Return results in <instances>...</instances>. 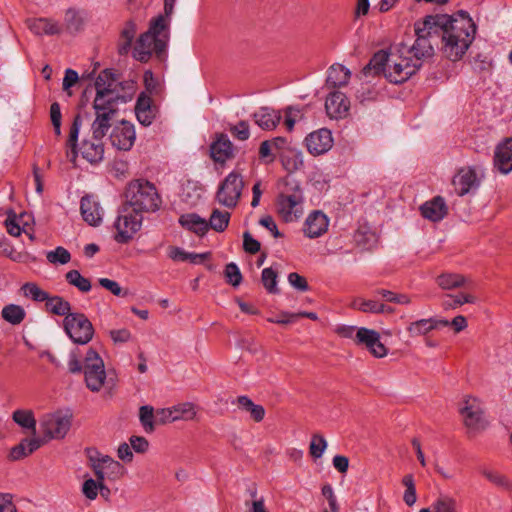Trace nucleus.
I'll return each instance as SVG.
<instances>
[{"instance_id": "obj_1", "label": "nucleus", "mask_w": 512, "mask_h": 512, "mask_svg": "<svg viewBox=\"0 0 512 512\" xmlns=\"http://www.w3.org/2000/svg\"><path fill=\"white\" fill-rule=\"evenodd\" d=\"M428 23L435 24L436 30L441 31L442 52L451 61L460 60L475 38L476 25L463 10L453 15H429Z\"/></svg>"}, {"instance_id": "obj_2", "label": "nucleus", "mask_w": 512, "mask_h": 512, "mask_svg": "<svg viewBox=\"0 0 512 512\" xmlns=\"http://www.w3.org/2000/svg\"><path fill=\"white\" fill-rule=\"evenodd\" d=\"M421 66V62L413 60L408 55L407 46L401 44L389 53L384 50L376 52L363 68L362 73L365 76L383 73L391 83L400 84L407 81Z\"/></svg>"}, {"instance_id": "obj_3", "label": "nucleus", "mask_w": 512, "mask_h": 512, "mask_svg": "<svg viewBox=\"0 0 512 512\" xmlns=\"http://www.w3.org/2000/svg\"><path fill=\"white\" fill-rule=\"evenodd\" d=\"M117 78L115 74L105 69L99 73L95 80L96 95L93 101L95 110L94 128L95 133L102 134L106 127L107 120H112L117 113L118 91Z\"/></svg>"}, {"instance_id": "obj_4", "label": "nucleus", "mask_w": 512, "mask_h": 512, "mask_svg": "<svg viewBox=\"0 0 512 512\" xmlns=\"http://www.w3.org/2000/svg\"><path fill=\"white\" fill-rule=\"evenodd\" d=\"M124 204L131 206L136 212H154L161 204L156 187L147 180L137 179L130 182L125 191Z\"/></svg>"}, {"instance_id": "obj_5", "label": "nucleus", "mask_w": 512, "mask_h": 512, "mask_svg": "<svg viewBox=\"0 0 512 512\" xmlns=\"http://www.w3.org/2000/svg\"><path fill=\"white\" fill-rule=\"evenodd\" d=\"M83 373L86 387L91 392L104 389L111 395L116 387V379L106 372L102 358L93 349H89L86 353Z\"/></svg>"}, {"instance_id": "obj_6", "label": "nucleus", "mask_w": 512, "mask_h": 512, "mask_svg": "<svg viewBox=\"0 0 512 512\" xmlns=\"http://www.w3.org/2000/svg\"><path fill=\"white\" fill-rule=\"evenodd\" d=\"M287 191L277 198V212L285 222L297 220L303 213V193L297 183H286Z\"/></svg>"}, {"instance_id": "obj_7", "label": "nucleus", "mask_w": 512, "mask_h": 512, "mask_svg": "<svg viewBox=\"0 0 512 512\" xmlns=\"http://www.w3.org/2000/svg\"><path fill=\"white\" fill-rule=\"evenodd\" d=\"M437 33L435 24L428 23V16L423 22L415 23L416 40L412 46H407L408 55L421 63L424 59L432 57L434 48L431 38Z\"/></svg>"}, {"instance_id": "obj_8", "label": "nucleus", "mask_w": 512, "mask_h": 512, "mask_svg": "<svg viewBox=\"0 0 512 512\" xmlns=\"http://www.w3.org/2000/svg\"><path fill=\"white\" fill-rule=\"evenodd\" d=\"M143 221L141 213L136 212L131 206L123 204L118 211V216L114 223L117 231L115 240L118 243H127L140 230Z\"/></svg>"}, {"instance_id": "obj_9", "label": "nucleus", "mask_w": 512, "mask_h": 512, "mask_svg": "<svg viewBox=\"0 0 512 512\" xmlns=\"http://www.w3.org/2000/svg\"><path fill=\"white\" fill-rule=\"evenodd\" d=\"M244 186L242 175L239 172L232 171L220 183L215 199L220 205L233 209L239 203Z\"/></svg>"}, {"instance_id": "obj_10", "label": "nucleus", "mask_w": 512, "mask_h": 512, "mask_svg": "<svg viewBox=\"0 0 512 512\" xmlns=\"http://www.w3.org/2000/svg\"><path fill=\"white\" fill-rule=\"evenodd\" d=\"M64 330L76 344H87L94 335V328L89 319L82 313L68 314L63 321Z\"/></svg>"}, {"instance_id": "obj_11", "label": "nucleus", "mask_w": 512, "mask_h": 512, "mask_svg": "<svg viewBox=\"0 0 512 512\" xmlns=\"http://www.w3.org/2000/svg\"><path fill=\"white\" fill-rule=\"evenodd\" d=\"M167 48V35L165 34L163 37H156L155 35L146 31L141 34L135 47H134V57L141 61L146 62L149 60L150 56L155 53L158 58H161Z\"/></svg>"}, {"instance_id": "obj_12", "label": "nucleus", "mask_w": 512, "mask_h": 512, "mask_svg": "<svg viewBox=\"0 0 512 512\" xmlns=\"http://www.w3.org/2000/svg\"><path fill=\"white\" fill-rule=\"evenodd\" d=\"M483 178L484 172L481 168L463 167L453 177L452 185L458 196H464L477 190Z\"/></svg>"}, {"instance_id": "obj_13", "label": "nucleus", "mask_w": 512, "mask_h": 512, "mask_svg": "<svg viewBox=\"0 0 512 512\" xmlns=\"http://www.w3.org/2000/svg\"><path fill=\"white\" fill-rule=\"evenodd\" d=\"M45 437L63 439L71 427V416L56 412L45 415L40 422Z\"/></svg>"}, {"instance_id": "obj_14", "label": "nucleus", "mask_w": 512, "mask_h": 512, "mask_svg": "<svg viewBox=\"0 0 512 512\" xmlns=\"http://www.w3.org/2000/svg\"><path fill=\"white\" fill-rule=\"evenodd\" d=\"M106 127L103 128L102 134L95 133L96 130L94 128V122L92 123V139L84 140L81 145V154L84 159H86L90 163H98L103 159L104 155V146L102 143V139L107 134L109 128L111 127V120H107L105 124Z\"/></svg>"}, {"instance_id": "obj_15", "label": "nucleus", "mask_w": 512, "mask_h": 512, "mask_svg": "<svg viewBox=\"0 0 512 512\" xmlns=\"http://www.w3.org/2000/svg\"><path fill=\"white\" fill-rule=\"evenodd\" d=\"M465 426L470 432L476 433L484 430L488 422L476 399H467L460 409Z\"/></svg>"}, {"instance_id": "obj_16", "label": "nucleus", "mask_w": 512, "mask_h": 512, "mask_svg": "<svg viewBox=\"0 0 512 512\" xmlns=\"http://www.w3.org/2000/svg\"><path fill=\"white\" fill-rule=\"evenodd\" d=\"M355 344L364 346L376 358H383L388 353L380 340V334L373 329L360 327L355 334Z\"/></svg>"}, {"instance_id": "obj_17", "label": "nucleus", "mask_w": 512, "mask_h": 512, "mask_svg": "<svg viewBox=\"0 0 512 512\" xmlns=\"http://www.w3.org/2000/svg\"><path fill=\"white\" fill-rule=\"evenodd\" d=\"M93 461V470L96 478L100 481L118 480L124 474V467L118 461L109 456H102Z\"/></svg>"}, {"instance_id": "obj_18", "label": "nucleus", "mask_w": 512, "mask_h": 512, "mask_svg": "<svg viewBox=\"0 0 512 512\" xmlns=\"http://www.w3.org/2000/svg\"><path fill=\"white\" fill-rule=\"evenodd\" d=\"M109 139L112 146L116 149L123 151L130 150L136 139L134 126L128 121H121L114 126Z\"/></svg>"}, {"instance_id": "obj_19", "label": "nucleus", "mask_w": 512, "mask_h": 512, "mask_svg": "<svg viewBox=\"0 0 512 512\" xmlns=\"http://www.w3.org/2000/svg\"><path fill=\"white\" fill-rule=\"evenodd\" d=\"M305 144L309 153L314 156L328 152L333 146V137L330 130L321 128L311 132L305 138Z\"/></svg>"}, {"instance_id": "obj_20", "label": "nucleus", "mask_w": 512, "mask_h": 512, "mask_svg": "<svg viewBox=\"0 0 512 512\" xmlns=\"http://www.w3.org/2000/svg\"><path fill=\"white\" fill-rule=\"evenodd\" d=\"M493 168L500 174L512 172V138H506L494 149Z\"/></svg>"}, {"instance_id": "obj_21", "label": "nucleus", "mask_w": 512, "mask_h": 512, "mask_svg": "<svg viewBox=\"0 0 512 512\" xmlns=\"http://www.w3.org/2000/svg\"><path fill=\"white\" fill-rule=\"evenodd\" d=\"M329 219L319 210L311 212L303 225L304 235L310 239L322 236L328 230Z\"/></svg>"}, {"instance_id": "obj_22", "label": "nucleus", "mask_w": 512, "mask_h": 512, "mask_svg": "<svg viewBox=\"0 0 512 512\" xmlns=\"http://www.w3.org/2000/svg\"><path fill=\"white\" fill-rule=\"evenodd\" d=\"M350 103L346 95L340 91H333L325 102L327 115L333 119L343 118L349 111Z\"/></svg>"}, {"instance_id": "obj_23", "label": "nucleus", "mask_w": 512, "mask_h": 512, "mask_svg": "<svg viewBox=\"0 0 512 512\" xmlns=\"http://www.w3.org/2000/svg\"><path fill=\"white\" fill-rule=\"evenodd\" d=\"M156 113L157 108L153 105L151 97L145 92L140 93L135 105V114L140 124L143 126L151 125Z\"/></svg>"}, {"instance_id": "obj_24", "label": "nucleus", "mask_w": 512, "mask_h": 512, "mask_svg": "<svg viewBox=\"0 0 512 512\" xmlns=\"http://www.w3.org/2000/svg\"><path fill=\"white\" fill-rule=\"evenodd\" d=\"M80 210L84 221L91 226H97L102 222L103 209L93 196H84L81 199Z\"/></svg>"}, {"instance_id": "obj_25", "label": "nucleus", "mask_w": 512, "mask_h": 512, "mask_svg": "<svg viewBox=\"0 0 512 512\" xmlns=\"http://www.w3.org/2000/svg\"><path fill=\"white\" fill-rule=\"evenodd\" d=\"M255 124L262 130H274L280 123L282 116L280 111L269 107H261L252 114Z\"/></svg>"}, {"instance_id": "obj_26", "label": "nucleus", "mask_w": 512, "mask_h": 512, "mask_svg": "<svg viewBox=\"0 0 512 512\" xmlns=\"http://www.w3.org/2000/svg\"><path fill=\"white\" fill-rule=\"evenodd\" d=\"M45 442V439L39 437L24 438L11 448L8 458L11 461H19L38 450Z\"/></svg>"}, {"instance_id": "obj_27", "label": "nucleus", "mask_w": 512, "mask_h": 512, "mask_svg": "<svg viewBox=\"0 0 512 512\" xmlns=\"http://www.w3.org/2000/svg\"><path fill=\"white\" fill-rule=\"evenodd\" d=\"M421 214L424 218L437 222L442 220L447 214V206L444 199L440 196L425 202L421 208Z\"/></svg>"}, {"instance_id": "obj_28", "label": "nucleus", "mask_w": 512, "mask_h": 512, "mask_svg": "<svg viewBox=\"0 0 512 512\" xmlns=\"http://www.w3.org/2000/svg\"><path fill=\"white\" fill-rule=\"evenodd\" d=\"M211 157L216 162L224 163L233 156V144L225 134H220L210 147Z\"/></svg>"}, {"instance_id": "obj_29", "label": "nucleus", "mask_w": 512, "mask_h": 512, "mask_svg": "<svg viewBox=\"0 0 512 512\" xmlns=\"http://www.w3.org/2000/svg\"><path fill=\"white\" fill-rule=\"evenodd\" d=\"M179 223L181 224L182 227L200 236L205 235L208 231L207 220L200 217L196 213H188L181 215L179 218Z\"/></svg>"}, {"instance_id": "obj_30", "label": "nucleus", "mask_w": 512, "mask_h": 512, "mask_svg": "<svg viewBox=\"0 0 512 512\" xmlns=\"http://www.w3.org/2000/svg\"><path fill=\"white\" fill-rule=\"evenodd\" d=\"M351 72L342 64H333L328 69L326 83L331 87H340L348 83Z\"/></svg>"}, {"instance_id": "obj_31", "label": "nucleus", "mask_w": 512, "mask_h": 512, "mask_svg": "<svg viewBox=\"0 0 512 512\" xmlns=\"http://www.w3.org/2000/svg\"><path fill=\"white\" fill-rule=\"evenodd\" d=\"M352 307L364 313H373V314H381V313H392L394 310L375 299H362L358 298L353 301Z\"/></svg>"}, {"instance_id": "obj_32", "label": "nucleus", "mask_w": 512, "mask_h": 512, "mask_svg": "<svg viewBox=\"0 0 512 512\" xmlns=\"http://www.w3.org/2000/svg\"><path fill=\"white\" fill-rule=\"evenodd\" d=\"M30 30L36 35H55L59 34L61 29L57 22L47 18H38L29 21Z\"/></svg>"}, {"instance_id": "obj_33", "label": "nucleus", "mask_w": 512, "mask_h": 512, "mask_svg": "<svg viewBox=\"0 0 512 512\" xmlns=\"http://www.w3.org/2000/svg\"><path fill=\"white\" fill-rule=\"evenodd\" d=\"M234 403H236L240 409L248 412L255 422H261L265 417L264 407L255 404L248 396H238Z\"/></svg>"}, {"instance_id": "obj_34", "label": "nucleus", "mask_w": 512, "mask_h": 512, "mask_svg": "<svg viewBox=\"0 0 512 512\" xmlns=\"http://www.w3.org/2000/svg\"><path fill=\"white\" fill-rule=\"evenodd\" d=\"M436 282L440 288L451 290L465 286L467 279L461 274L443 273L437 277Z\"/></svg>"}, {"instance_id": "obj_35", "label": "nucleus", "mask_w": 512, "mask_h": 512, "mask_svg": "<svg viewBox=\"0 0 512 512\" xmlns=\"http://www.w3.org/2000/svg\"><path fill=\"white\" fill-rule=\"evenodd\" d=\"M482 475L496 487L508 492L512 491V481L499 471L485 468L482 470Z\"/></svg>"}, {"instance_id": "obj_36", "label": "nucleus", "mask_w": 512, "mask_h": 512, "mask_svg": "<svg viewBox=\"0 0 512 512\" xmlns=\"http://www.w3.org/2000/svg\"><path fill=\"white\" fill-rule=\"evenodd\" d=\"M1 316L6 322L18 325L24 320L26 312L20 305L8 304L3 307Z\"/></svg>"}, {"instance_id": "obj_37", "label": "nucleus", "mask_w": 512, "mask_h": 512, "mask_svg": "<svg viewBox=\"0 0 512 512\" xmlns=\"http://www.w3.org/2000/svg\"><path fill=\"white\" fill-rule=\"evenodd\" d=\"M98 490L101 492V495H104V491L110 494V489L104 484V481H100L97 478L96 480L92 478L87 479L82 485V493L89 500L96 499Z\"/></svg>"}, {"instance_id": "obj_38", "label": "nucleus", "mask_w": 512, "mask_h": 512, "mask_svg": "<svg viewBox=\"0 0 512 512\" xmlns=\"http://www.w3.org/2000/svg\"><path fill=\"white\" fill-rule=\"evenodd\" d=\"M231 214L227 211L214 209L208 222V229L211 228L216 232H223L229 224Z\"/></svg>"}, {"instance_id": "obj_39", "label": "nucleus", "mask_w": 512, "mask_h": 512, "mask_svg": "<svg viewBox=\"0 0 512 512\" xmlns=\"http://www.w3.org/2000/svg\"><path fill=\"white\" fill-rule=\"evenodd\" d=\"M136 34V24L133 21H127L120 34L119 53L126 54L132 44Z\"/></svg>"}, {"instance_id": "obj_40", "label": "nucleus", "mask_w": 512, "mask_h": 512, "mask_svg": "<svg viewBox=\"0 0 512 512\" xmlns=\"http://www.w3.org/2000/svg\"><path fill=\"white\" fill-rule=\"evenodd\" d=\"M46 306L51 313L58 316L66 317L68 314H71L70 303L60 296H48V299L46 300Z\"/></svg>"}, {"instance_id": "obj_41", "label": "nucleus", "mask_w": 512, "mask_h": 512, "mask_svg": "<svg viewBox=\"0 0 512 512\" xmlns=\"http://www.w3.org/2000/svg\"><path fill=\"white\" fill-rule=\"evenodd\" d=\"M12 418L19 426L31 430L33 435L36 434V420L31 410H16Z\"/></svg>"}, {"instance_id": "obj_42", "label": "nucleus", "mask_w": 512, "mask_h": 512, "mask_svg": "<svg viewBox=\"0 0 512 512\" xmlns=\"http://www.w3.org/2000/svg\"><path fill=\"white\" fill-rule=\"evenodd\" d=\"M65 27L66 30L71 34H76L83 29L84 20L83 17L75 9H68L65 13Z\"/></svg>"}, {"instance_id": "obj_43", "label": "nucleus", "mask_w": 512, "mask_h": 512, "mask_svg": "<svg viewBox=\"0 0 512 512\" xmlns=\"http://www.w3.org/2000/svg\"><path fill=\"white\" fill-rule=\"evenodd\" d=\"M66 281L75 286L79 291L87 293L91 290L92 285L88 278L83 277L78 270H70L65 274Z\"/></svg>"}, {"instance_id": "obj_44", "label": "nucleus", "mask_w": 512, "mask_h": 512, "mask_svg": "<svg viewBox=\"0 0 512 512\" xmlns=\"http://www.w3.org/2000/svg\"><path fill=\"white\" fill-rule=\"evenodd\" d=\"M433 512H458V504L455 498L441 494L432 504Z\"/></svg>"}, {"instance_id": "obj_45", "label": "nucleus", "mask_w": 512, "mask_h": 512, "mask_svg": "<svg viewBox=\"0 0 512 512\" xmlns=\"http://www.w3.org/2000/svg\"><path fill=\"white\" fill-rule=\"evenodd\" d=\"M139 419L146 433H152L155 430V412L152 406H141L139 409Z\"/></svg>"}, {"instance_id": "obj_46", "label": "nucleus", "mask_w": 512, "mask_h": 512, "mask_svg": "<svg viewBox=\"0 0 512 512\" xmlns=\"http://www.w3.org/2000/svg\"><path fill=\"white\" fill-rule=\"evenodd\" d=\"M433 329L432 318L420 319L411 322L407 331L411 337L424 336L430 333Z\"/></svg>"}, {"instance_id": "obj_47", "label": "nucleus", "mask_w": 512, "mask_h": 512, "mask_svg": "<svg viewBox=\"0 0 512 512\" xmlns=\"http://www.w3.org/2000/svg\"><path fill=\"white\" fill-rule=\"evenodd\" d=\"M402 484L405 486L403 501L409 507L413 506L417 501L416 487L412 474H407L402 478Z\"/></svg>"}, {"instance_id": "obj_48", "label": "nucleus", "mask_w": 512, "mask_h": 512, "mask_svg": "<svg viewBox=\"0 0 512 512\" xmlns=\"http://www.w3.org/2000/svg\"><path fill=\"white\" fill-rule=\"evenodd\" d=\"M80 127L81 117L80 115H77L73 120L72 126L70 128L69 138L67 140V146L70 148L72 154L71 161H74L77 156V141Z\"/></svg>"}, {"instance_id": "obj_49", "label": "nucleus", "mask_w": 512, "mask_h": 512, "mask_svg": "<svg viewBox=\"0 0 512 512\" xmlns=\"http://www.w3.org/2000/svg\"><path fill=\"white\" fill-rule=\"evenodd\" d=\"M448 299L443 301L444 309H455L466 303H475L476 298L471 294L459 293L455 296L448 295Z\"/></svg>"}, {"instance_id": "obj_50", "label": "nucleus", "mask_w": 512, "mask_h": 512, "mask_svg": "<svg viewBox=\"0 0 512 512\" xmlns=\"http://www.w3.org/2000/svg\"><path fill=\"white\" fill-rule=\"evenodd\" d=\"M173 414L178 420H193L197 411L194 404L186 402L172 407Z\"/></svg>"}, {"instance_id": "obj_51", "label": "nucleus", "mask_w": 512, "mask_h": 512, "mask_svg": "<svg viewBox=\"0 0 512 512\" xmlns=\"http://www.w3.org/2000/svg\"><path fill=\"white\" fill-rule=\"evenodd\" d=\"M277 277V272L271 267L262 270L261 280L263 286L269 293L276 294L279 292L277 288Z\"/></svg>"}, {"instance_id": "obj_52", "label": "nucleus", "mask_w": 512, "mask_h": 512, "mask_svg": "<svg viewBox=\"0 0 512 512\" xmlns=\"http://www.w3.org/2000/svg\"><path fill=\"white\" fill-rule=\"evenodd\" d=\"M46 258L51 264H67L71 260L70 252L62 246H58L55 250L49 251Z\"/></svg>"}, {"instance_id": "obj_53", "label": "nucleus", "mask_w": 512, "mask_h": 512, "mask_svg": "<svg viewBox=\"0 0 512 512\" xmlns=\"http://www.w3.org/2000/svg\"><path fill=\"white\" fill-rule=\"evenodd\" d=\"M168 22L165 20V16L159 15L157 18L150 22L148 32L155 35L156 37H163L167 35V41L169 40Z\"/></svg>"}, {"instance_id": "obj_54", "label": "nucleus", "mask_w": 512, "mask_h": 512, "mask_svg": "<svg viewBox=\"0 0 512 512\" xmlns=\"http://www.w3.org/2000/svg\"><path fill=\"white\" fill-rule=\"evenodd\" d=\"M21 289L26 297H30L34 301L43 302L46 301L49 296L46 291L42 290L35 283H25Z\"/></svg>"}, {"instance_id": "obj_55", "label": "nucleus", "mask_w": 512, "mask_h": 512, "mask_svg": "<svg viewBox=\"0 0 512 512\" xmlns=\"http://www.w3.org/2000/svg\"><path fill=\"white\" fill-rule=\"evenodd\" d=\"M327 447V442L322 435H313L310 442V454L314 458H320Z\"/></svg>"}, {"instance_id": "obj_56", "label": "nucleus", "mask_w": 512, "mask_h": 512, "mask_svg": "<svg viewBox=\"0 0 512 512\" xmlns=\"http://www.w3.org/2000/svg\"><path fill=\"white\" fill-rule=\"evenodd\" d=\"M224 273L226 280L229 284H231L234 287L240 285L242 281V275L238 266L235 263L231 262L227 264Z\"/></svg>"}, {"instance_id": "obj_57", "label": "nucleus", "mask_w": 512, "mask_h": 512, "mask_svg": "<svg viewBox=\"0 0 512 512\" xmlns=\"http://www.w3.org/2000/svg\"><path fill=\"white\" fill-rule=\"evenodd\" d=\"M233 137L238 140L245 141L250 137V128L247 121L241 120L229 129Z\"/></svg>"}, {"instance_id": "obj_58", "label": "nucleus", "mask_w": 512, "mask_h": 512, "mask_svg": "<svg viewBox=\"0 0 512 512\" xmlns=\"http://www.w3.org/2000/svg\"><path fill=\"white\" fill-rule=\"evenodd\" d=\"M302 118L301 110L296 107H287L285 109L284 125L286 129L291 132L295 123Z\"/></svg>"}, {"instance_id": "obj_59", "label": "nucleus", "mask_w": 512, "mask_h": 512, "mask_svg": "<svg viewBox=\"0 0 512 512\" xmlns=\"http://www.w3.org/2000/svg\"><path fill=\"white\" fill-rule=\"evenodd\" d=\"M98 283L101 287L105 288L109 292H111L115 296H126L127 292L123 291L118 282L108 279V278H99Z\"/></svg>"}, {"instance_id": "obj_60", "label": "nucleus", "mask_w": 512, "mask_h": 512, "mask_svg": "<svg viewBox=\"0 0 512 512\" xmlns=\"http://www.w3.org/2000/svg\"><path fill=\"white\" fill-rule=\"evenodd\" d=\"M261 245L260 242L252 237L249 232H244L243 234V249L245 252L250 254H256L260 251Z\"/></svg>"}, {"instance_id": "obj_61", "label": "nucleus", "mask_w": 512, "mask_h": 512, "mask_svg": "<svg viewBox=\"0 0 512 512\" xmlns=\"http://www.w3.org/2000/svg\"><path fill=\"white\" fill-rule=\"evenodd\" d=\"M172 408L159 409L155 412L156 425H162L169 422L177 421V417L174 416Z\"/></svg>"}, {"instance_id": "obj_62", "label": "nucleus", "mask_w": 512, "mask_h": 512, "mask_svg": "<svg viewBox=\"0 0 512 512\" xmlns=\"http://www.w3.org/2000/svg\"><path fill=\"white\" fill-rule=\"evenodd\" d=\"M289 284L299 291H307L309 286L307 280L296 272H292L288 275Z\"/></svg>"}, {"instance_id": "obj_63", "label": "nucleus", "mask_w": 512, "mask_h": 512, "mask_svg": "<svg viewBox=\"0 0 512 512\" xmlns=\"http://www.w3.org/2000/svg\"><path fill=\"white\" fill-rule=\"evenodd\" d=\"M129 441L132 449L137 453H145L148 450L149 442L145 437L131 436Z\"/></svg>"}, {"instance_id": "obj_64", "label": "nucleus", "mask_w": 512, "mask_h": 512, "mask_svg": "<svg viewBox=\"0 0 512 512\" xmlns=\"http://www.w3.org/2000/svg\"><path fill=\"white\" fill-rule=\"evenodd\" d=\"M10 493H0V512H17Z\"/></svg>"}]
</instances>
